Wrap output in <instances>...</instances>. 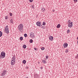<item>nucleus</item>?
I'll use <instances>...</instances> for the list:
<instances>
[{"label":"nucleus","instance_id":"obj_1","mask_svg":"<svg viewBox=\"0 0 78 78\" xmlns=\"http://www.w3.org/2000/svg\"><path fill=\"white\" fill-rule=\"evenodd\" d=\"M5 57V52L2 51L1 53V55H0V59L4 58Z\"/></svg>","mask_w":78,"mask_h":78},{"label":"nucleus","instance_id":"obj_2","mask_svg":"<svg viewBox=\"0 0 78 78\" xmlns=\"http://www.w3.org/2000/svg\"><path fill=\"white\" fill-rule=\"evenodd\" d=\"M19 30L20 31H21L23 29V24H20L18 27Z\"/></svg>","mask_w":78,"mask_h":78},{"label":"nucleus","instance_id":"obj_3","mask_svg":"<svg viewBox=\"0 0 78 78\" xmlns=\"http://www.w3.org/2000/svg\"><path fill=\"white\" fill-rule=\"evenodd\" d=\"M69 22V23H68V26L69 27H70V28H72L73 25H72V23H73V22H70V20H69L68 21Z\"/></svg>","mask_w":78,"mask_h":78},{"label":"nucleus","instance_id":"obj_4","mask_svg":"<svg viewBox=\"0 0 78 78\" xmlns=\"http://www.w3.org/2000/svg\"><path fill=\"white\" fill-rule=\"evenodd\" d=\"M41 23L40 21H38L36 23V25L37 26L40 27H42V25L41 24Z\"/></svg>","mask_w":78,"mask_h":78},{"label":"nucleus","instance_id":"obj_5","mask_svg":"<svg viewBox=\"0 0 78 78\" xmlns=\"http://www.w3.org/2000/svg\"><path fill=\"white\" fill-rule=\"evenodd\" d=\"M30 37H33L34 38L35 37H34V34L33 32H31L30 34Z\"/></svg>","mask_w":78,"mask_h":78},{"label":"nucleus","instance_id":"obj_6","mask_svg":"<svg viewBox=\"0 0 78 78\" xmlns=\"http://www.w3.org/2000/svg\"><path fill=\"white\" fill-rule=\"evenodd\" d=\"M6 71H4L2 72V76H5V75H6Z\"/></svg>","mask_w":78,"mask_h":78},{"label":"nucleus","instance_id":"obj_7","mask_svg":"<svg viewBox=\"0 0 78 78\" xmlns=\"http://www.w3.org/2000/svg\"><path fill=\"white\" fill-rule=\"evenodd\" d=\"M16 64V61H13L11 60V64L12 66H13L14 64Z\"/></svg>","mask_w":78,"mask_h":78},{"label":"nucleus","instance_id":"obj_8","mask_svg":"<svg viewBox=\"0 0 78 78\" xmlns=\"http://www.w3.org/2000/svg\"><path fill=\"white\" fill-rule=\"evenodd\" d=\"M49 39L50 41H52L53 40V36L49 37Z\"/></svg>","mask_w":78,"mask_h":78},{"label":"nucleus","instance_id":"obj_9","mask_svg":"<svg viewBox=\"0 0 78 78\" xmlns=\"http://www.w3.org/2000/svg\"><path fill=\"white\" fill-rule=\"evenodd\" d=\"M63 46H64L65 48H66L68 46V44L67 43H65L63 45Z\"/></svg>","mask_w":78,"mask_h":78},{"label":"nucleus","instance_id":"obj_10","mask_svg":"<svg viewBox=\"0 0 78 78\" xmlns=\"http://www.w3.org/2000/svg\"><path fill=\"white\" fill-rule=\"evenodd\" d=\"M5 32L7 34H8L9 33V30L8 29H5Z\"/></svg>","mask_w":78,"mask_h":78},{"label":"nucleus","instance_id":"obj_11","mask_svg":"<svg viewBox=\"0 0 78 78\" xmlns=\"http://www.w3.org/2000/svg\"><path fill=\"white\" fill-rule=\"evenodd\" d=\"M34 77L35 78H38V75L35 74L34 75Z\"/></svg>","mask_w":78,"mask_h":78},{"label":"nucleus","instance_id":"obj_12","mask_svg":"<svg viewBox=\"0 0 78 78\" xmlns=\"http://www.w3.org/2000/svg\"><path fill=\"white\" fill-rule=\"evenodd\" d=\"M2 35H3V33H2V31H0V37H2Z\"/></svg>","mask_w":78,"mask_h":78},{"label":"nucleus","instance_id":"obj_13","mask_svg":"<svg viewBox=\"0 0 78 78\" xmlns=\"http://www.w3.org/2000/svg\"><path fill=\"white\" fill-rule=\"evenodd\" d=\"M60 27H61V25H60V24H59L57 25V27L59 28H60Z\"/></svg>","mask_w":78,"mask_h":78},{"label":"nucleus","instance_id":"obj_14","mask_svg":"<svg viewBox=\"0 0 78 78\" xmlns=\"http://www.w3.org/2000/svg\"><path fill=\"white\" fill-rule=\"evenodd\" d=\"M33 42V40L31 39L29 41V42H30V43H32Z\"/></svg>","mask_w":78,"mask_h":78},{"label":"nucleus","instance_id":"obj_15","mask_svg":"<svg viewBox=\"0 0 78 78\" xmlns=\"http://www.w3.org/2000/svg\"><path fill=\"white\" fill-rule=\"evenodd\" d=\"M10 23H12V24H13V20H12V19L10 20Z\"/></svg>","mask_w":78,"mask_h":78},{"label":"nucleus","instance_id":"obj_16","mask_svg":"<svg viewBox=\"0 0 78 78\" xmlns=\"http://www.w3.org/2000/svg\"><path fill=\"white\" fill-rule=\"evenodd\" d=\"M23 48H26V47H27V46L26 45L24 44L23 46Z\"/></svg>","mask_w":78,"mask_h":78},{"label":"nucleus","instance_id":"obj_17","mask_svg":"<svg viewBox=\"0 0 78 78\" xmlns=\"http://www.w3.org/2000/svg\"><path fill=\"white\" fill-rule=\"evenodd\" d=\"M5 30H8V26L5 27Z\"/></svg>","mask_w":78,"mask_h":78},{"label":"nucleus","instance_id":"obj_18","mask_svg":"<svg viewBox=\"0 0 78 78\" xmlns=\"http://www.w3.org/2000/svg\"><path fill=\"white\" fill-rule=\"evenodd\" d=\"M41 11H42L43 12H44V11H45V9H44V8H42L41 9Z\"/></svg>","mask_w":78,"mask_h":78},{"label":"nucleus","instance_id":"obj_19","mask_svg":"<svg viewBox=\"0 0 78 78\" xmlns=\"http://www.w3.org/2000/svg\"><path fill=\"white\" fill-rule=\"evenodd\" d=\"M23 64H25L26 63V60H24L23 61Z\"/></svg>","mask_w":78,"mask_h":78},{"label":"nucleus","instance_id":"obj_20","mask_svg":"<svg viewBox=\"0 0 78 78\" xmlns=\"http://www.w3.org/2000/svg\"><path fill=\"white\" fill-rule=\"evenodd\" d=\"M43 25H46V23L45 22H43L42 24Z\"/></svg>","mask_w":78,"mask_h":78},{"label":"nucleus","instance_id":"obj_21","mask_svg":"<svg viewBox=\"0 0 78 78\" xmlns=\"http://www.w3.org/2000/svg\"><path fill=\"white\" fill-rule=\"evenodd\" d=\"M70 32V30H69V29H68L67 30V33L68 34Z\"/></svg>","mask_w":78,"mask_h":78},{"label":"nucleus","instance_id":"obj_22","mask_svg":"<svg viewBox=\"0 0 78 78\" xmlns=\"http://www.w3.org/2000/svg\"><path fill=\"white\" fill-rule=\"evenodd\" d=\"M20 39L21 41H22V40H23V37H20Z\"/></svg>","mask_w":78,"mask_h":78},{"label":"nucleus","instance_id":"obj_23","mask_svg":"<svg viewBox=\"0 0 78 78\" xmlns=\"http://www.w3.org/2000/svg\"><path fill=\"white\" fill-rule=\"evenodd\" d=\"M24 37H26L27 36V34H24Z\"/></svg>","mask_w":78,"mask_h":78},{"label":"nucleus","instance_id":"obj_24","mask_svg":"<svg viewBox=\"0 0 78 78\" xmlns=\"http://www.w3.org/2000/svg\"><path fill=\"white\" fill-rule=\"evenodd\" d=\"M11 61H16V59L15 58H12L11 59Z\"/></svg>","mask_w":78,"mask_h":78},{"label":"nucleus","instance_id":"obj_25","mask_svg":"<svg viewBox=\"0 0 78 78\" xmlns=\"http://www.w3.org/2000/svg\"><path fill=\"white\" fill-rule=\"evenodd\" d=\"M42 62L44 64H45V63H46V61H45V60H43L42 61Z\"/></svg>","mask_w":78,"mask_h":78},{"label":"nucleus","instance_id":"obj_26","mask_svg":"<svg viewBox=\"0 0 78 78\" xmlns=\"http://www.w3.org/2000/svg\"><path fill=\"white\" fill-rule=\"evenodd\" d=\"M75 58L78 59V54L77 55L75 56Z\"/></svg>","mask_w":78,"mask_h":78},{"label":"nucleus","instance_id":"obj_27","mask_svg":"<svg viewBox=\"0 0 78 78\" xmlns=\"http://www.w3.org/2000/svg\"><path fill=\"white\" fill-rule=\"evenodd\" d=\"M44 49L45 48H44V47H42V48H41V50H44Z\"/></svg>","mask_w":78,"mask_h":78},{"label":"nucleus","instance_id":"obj_28","mask_svg":"<svg viewBox=\"0 0 78 78\" xmlns=\"http://www.w3.org/2000/svg\"><path fill=\"white\" fill-rule=\"evenodd\" d=\"M68 51H69V49H66V53H67Z\"/></svg>","mask_w":78,"mask_h":78},{"label":"nucleus","instance_id":"obj_29","mask_svg":"<svg viewBox=\"0 0 78 78\" xmlns=\"http://www.w3.org/2000/svg\"><path fill=\"white\" fill-rule=\"evenodd\" d=\"M13 59H16V56L14 55V56H13L12 58Z\"/></svg>","mask_w":78,"mask_h":78},{"label":"nucleus","instance_id":"obj_30","mask_svg":"<svg viewBox=\"0 0 78 78\" xmlns=\"http://www.w3.org/2000/svg\"><path fill=\"white\" fill-rule=\"evenodd\" d=\"M10 16H12V13L10 12Z\"/></svg>","mask_w":78,"mask_h":78},{"label":"nucleus","instance_id":"obj_31","mask_svg":"<svg viewBox=\"0 0 78 78\" xmlns=\"http://www.w3.org/2000/svg\"><path fill=\"white\" fill-rule=\"evenodd\" d=\"M5 19H8V16H6L5 17Z\"/></svg>","mask_w":78,"mask_h":78},{"label":"nucleus","instance_id":"obj_32","mask_svg":"<svg viewBox=\"0 0 78 78\" xmlns=\"http://www.w3.org/2000/svg\"><path fill=\"white\" fill-rule=\"evenodd\" d=\"M34 49L35 50H36V51H37V48H34Z\"/></svg>","mask_w":78,"mask_h":78},{"label":"nucleus","instance_id":"obj_33","mask_svg":"<svg viewBox=\"0 0 78 78\" xmlns=\"http://www.w3.org/2000/svg\"><path fill=\"white\" fill-rule=\"evenodd\" d=\"M46 58L48 59V55H46Z\"/></svg>","mask_w":78,"mask_h":78},{"label":"nucleus","instance_id":"obj_34","mask_svg":"<svg viewBox=\"0 0 78 78\" xmlns=\"http://www.w3.org/2000/svg\"><path fill=\"white\" fill-rule=\"evenodd\" d=\"M29 1L30 2H33V0H29Z\"/></svg>","mask_w":78,"mask_h":78},{"label":"nucleus","instance_id":"obj_35","mask_svg":"<svg viewBox=\"0 0 78 78\" xmlns=\"http://www.w3.org/2000/svg\"><path fill=\"white\" fill-rule=\"evenodd\" d=\"M78 0H74V1L75 2H77Z\"/></svg>","mask_w":78,"mask_h":78},{"label":"nucleus","instance_id":"obj_36","mask_svg":"<svg viewBox=\"0 0 78 78\" xmlns=\"http://www.w3.org/2000/svg\"><path fill=\"white\" fill-rule=\"evenodd\" d=\"M32 7L33 8H34V5H32Z\"/></svg>","mask_w":78,"mask_h":78},{"label":"nucleus","instance_id":"obj_37","mask_svg":"<svg viewBox=\"0 0 78 78\" xmlns=\"http://www.w3.org/2000/svg\"><path fill=\"white\" fill-rule=\"evenodd\" d=\"M41 28H42L43 29H44V27L42 26V27H41Z\"/></svg>","mask_w":78,"mask_h":78},{"label":"nucleus","instance_id":"obj_38","mask_svg":"<svg viewBox=\"0 0 78 78\" xmlns=\"http://www.w3.org/2000/svg\"><path fill=\"white\" fill-rule=\"evenodd\" d=\"M41 69H43V68L42 67H41Z\"/></svg>","mask_w":78,"mask_h":78},{"label":"nucleus","instance_id":"obj_39","mask_svg":"<svg viewBox=\"0 0 78 78\" xmlns=\"http://www.w3.org/2000/svg\"><path fill=\"white\" fill-rule=\"evenodd\" d=\"M53 12H55V10H53Z\"/></svg>","mask_w":78,"mask_h":78},{"label":"nucleus","instance_id":"obj_40","mask_svg":"<svg viewBox=\"0 0 78 78\" xmlns=\"http://www.w3.org/2000/svg\"><path fill=\"white\" fill-rule=\"evenodd\" d=\"M26 78H28V77H26Z\"/></svg>","mask_w":78,"mask_h":78}]
</instances>
